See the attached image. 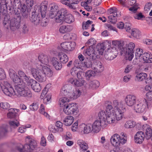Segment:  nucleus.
<instances>
[{
	"instance_id": "nucleus-63",
	"label": "nucleus",
	"mask_w": 152,
	"mask_h": 152,
	"mask_svg": "<svg viewBox=\"0 0 152 152\" xmlns=\"http://www.w3.org/2000/svg\"><path fill=\"white\" fill-rule=\"evenodd\" d=\"M152 6V4L151 3H147L145 5L144 7V10L146 11H148L150 10Z\"/></svg>"
},
{
	"instance_id": "nucleus-42",
	"label": "nucleus",
	"mask_w": 152,
	"mask_h": 152,
	"mask_svg": "<svg viewBox=\"0 0 152 152\" xmlns=\"http://www.w3.org/2000/svg\"><path fill=\"white\" fill-rule=\"evenodd\" d=\"M58 58L62 63L65 64L68 61V57L64 53H59L58 54Z\"/></svg>"
},
{
	"instance_id": "nucleus-35",
	"label": "nucleus",
	"mask_w": 152,
	"mask_h": 152,
	"mask_svg": "<svg viewBox=\"0 0 152 152\" xmlns=\"http://www.w3.org/2000/svg\"><path fill=\"white\" fill-rule=\"evenodd\" d=\"M79 2V0H69L67 6L70 9L75 10L78 7L77 4Z\"/></svg>"
},
{
	"instance_id": "nucleus-55",
	"label": "nucleus",
	"mask_w": 152,
	"mask_h": 152,
	"mask_svg": "<svg viewBox=\"0 0 152 152\" xmlns=\"http://www.w3.org/2000/svg\"><path fill=\"white\" fill-rule=\"evenodd\" d=\"M9 124L11 127L15 128L19 126V123L17 120L11 121L9 122Z\"/></svg>"
},
{
	"instance_id": "nucleus-23",
	"label": "nucleus",
	"mask_w": 152,
	"mask_h": 152,
	"mask_svg": "<svg viewBox=\"0 0 152 152\" xmlns=\"http://www.w3.org/2000/svg\"><path fill=\"white\" fill-rule=\"evenodd\" d=\"M38 58L39 62L43 65L41 64H37L36 66H48L50 68V66L48 64L49 61V58L48 56L42 54L39 56Z\"/></svg>"
},
{
	"instance_id": "nucleus-40",
	"label": "nucleus",
	"mask_w": 152,
	"mask_h": 152,
	"mask_svg": "<svg viewBox=\"0 0 152 152\" xmlns=\"http://www.w3.org/2000/svg\"><path fill=\"white\" fill-rule=\"evenodd\" d=\"M74 120V119L73 116H68L66 117L64 119V123L66 126H69L73 122Z\"/></svg>"
},
{
	"instance_id": "nucleus-17",
	"label": "nucleus",
	"mask_w": 152,
	"mask_h": 152,
	"mask_svg": "<svg viewBox=\"0 0 152 152\" xmlns=\"http://www.w3.org/2000/svg\"><path fill=\"white\" fill-rule=\"evenodd\" d=\"M74 65L77 66L78 69L83 70H85L91 66V63L90 62L86 61L82 62L78 59L75 60Z\"/></svg>"
},
{
	"instance_id": "nucleus-33",
	"label": "nucleus",
	"mask_w": 152,
	"mask_h": 152,
	"mask_svg": "<svg viewBox=\"0 0 152 152\" xmlns=\"http://www.w3.org/2000/svg\"><path fill=\"white\" fill-rule=\"evenodd\" d=\"M127 32L130 33L132 35L136 38L139 39L141 37V32L137 28H134L131 29V26L130 31Z\"/></svg>"
},
{
	"instance_id": "nucleus-43",
	"label": "nucleus",
	"mask_w": 152,
	"mask_h": 152,
	"mask_svg": "<svg viewBox=\"0 0 152 152\" xmlns=\"http://www.w3.org/2000/svg\"><path fill=\"white\" fill-rule=\"evenodd\" d=\"M96 66L94 68V70L96 73H99L102 72L104 70V67L102 63L99 61L96 62Z\"/></svg>"
},
{
	"instance_id": "nucleus-52",
	"label": "nucleus",
	"mask_w": 152,
	"mask_h": 152,
	"mask_svg": "<svg viewBox=\"0 0 152 152\" xmlns=\"http://www.w3.org/2000/svg\"><path fill=\"white\" fill-rule=\"evenodd\" d=\"M143 53V50L142 49L140 48L136 49L135 56L136 58H138V61L140 59V58L142 56Z\"/></svg>"
},
{
	"instance_id": "nucleus-56",
	"label": "nucleus",
	"mask_w": 152,
	"mask_h": 152,
	"mask_svg": "<svg viewBox=\"0 0 152 152\" xmlns=\"http://www.w3.org/2000/svg\"><path fill=\"white\" fill-rule=\"evenodd\" d=\"M0 107L3 109H7L10 107L9 104L7 102H1L0 103Z\"/></svg>"
},
{
	"instance_id": "nucleus-48",
	"label": "nucleus",
	"mask_w": 152,
	"mask_h": 152,
	"mask_svg": "<svg viewBox=\"0 0 152 152\" xmlns=\"http://www.w3.org/2000/svg\"><path fill=\"white\" fill-rule=\"evenodd\" d=\"M147 74L144 73H140L137 74L135 77V79L139 81H142L145 79L147 77Z\"/></svg>"
},
{
	"instance_id": "nucleus-15",
	"label": "nucleus",
	"mask_w": 152,
	"mask_h": 152,
	"mask_svg": "<svg viewBox=\"0 0 152 152\" xmlns=\"http://www.w3.org/2000/svg\"><path fill=\"white\" fill-rule=\"evenodd\" d=\"M117 51L115 48H107L104 53V56L106 59L108 60L113 59L117 56Z\"/></svg>"
},
{
	"instance_id": "nucleus-22",
	"label": "nucleus",
	"mask_w": 152,
	"mask_h": 152,
	"mask_svg": "<svg viewBox=\"0 0 152 152\" xmlns=\"http://www.w3.org/2000/svg\"><path fill=\"white\" fill-rule=\"evenodd\" d=\"M92 125L90 124H82L79 126V130L83 134H88L92 132Z\"/></svg>"
},
{
	"instance_id": "nucleus-58",
	"label": "nucleus",
	"mask_w": 152,
	"mask_h": 152,
	"mask_svg": "<svg viewBox=\"0 0 152 152\" xmlns=\"http://www.w3.org/2000/svg\"><path fill=\"white\" fill-rule=\"evenodd\" d=\"M56 127L58 128V129L59 130L60 132H61L63 131V129L62 128L63 124L60 121H57L56 122Z\"/></svg>"
},
{
	"instance_id": "nucleus-29",
	"label": "nucleus",
	"mask_w": 152,
	"mask_h": 152,
	"mask_svg": "<svg viewBox=\"0 0 152 152\" xmlns=\"http://www.w3.org/2000/svg\"><path fill=\"white\" fill-rule=\"evenodd\" d=\"M145 137V134L143 132L138 131L134 136L135 142L137 143L141 144L143 141Z\"/></svg>"
},
{
	"instance_id": "nucleus-36",
	"label": "nucleus",
	"mask_w": 152,
	"mask_h": 152,
	"mask_svg": "<svg viewBox=\"0 0 152 152\" xmlns=\"http://www.w3.org/2000/svg\"><path fill=\"white\" fill-rule=\"evenodd\" d=\"M47 93L46 91L43 90L40 96V98L43 99L44 102L46 103L47 102H48L50 101L51 96L50 94H47L45 96Z\"/></svg>"
},
{
	"instance_id": "nucleus-64",
	"label": "nucleus",
	"mask_w": 152,
	"mask_h": 152,
	"mask_svg": "<svg viewBox=\"0 0 152 152\" xmlns=\"http://www.w3.org/2000/svg\"><path fill=\"white\" fill-rule=\"evenodd\" d=\"M146 99L149 101L152 100V92H148L145 94Z\"/></svg>"
},
{
	"instance_id": "nucleus-11",
	"label": "nucleus",
	"mask_w": 152,
	"mask_h": 152,
	"mask_svg": "<svg viewBox=\"0 0 152 152\" xmlns=\"http://www.w3.org/2000/svg\"><path fill=\"white\" fill-rule=\"evenodd\" d=\"M8 16L5 17L4 20L3 24L5 26L7 24H10V28L13 31H15L18 29L20 27V20H18L15 18L9 20H7Z\"/></svg>"
},
{
	"instance_id": "nucleus-20",
	"label": "nucleus",
	"mask_w": 152,
	"mask_h": 152,
	"mask_svg": "<svg viewBox=\"0 0 152 152\" xmlns=\"http://www.w3.org/2000/svg\"><path fill=\"white\" fill-rule=\"evenodd\" d=\"M76 45L75 42H65L61 43V47L62 50L64 51H71L73 50Z\"/></svg>"
},
{
	"instance_id": "nucleus-38",
	"label": "nucleus",
	"mask_w": 152,
	"mask_h": 152,
	"mask_svg": "<svg viewBox=\"0 0 152 152\" xmlns=\"http://www.w3.org/2000/svg\"><path fill=\"white\" fill-rule=\"evenodd\" d=\"M66 97H64L60 98L59 101V104L61 107H64L67 106L68 103L69 102L70 99L66 96Z\"/></svg>"
},
{
	"instance_id": "nucleus-1",
	"label": "nucleus",
	"mask_w": 152,
	"mask_h": 152,
	"mask_svg": "<svg viewBox=\"0 0 152 152\" xmlns=\"http://www.w3.org/2000/svg\"><path fill=\"white\" fill-rule=\"evenodd\" d=\"M125 109L122 102L114 100L113 103L108 102L106 104V113L104 111L101 110L98 114V117L102 121L103 126L106 127L108 124H115L116 120L117 121L121 120Z\"/></svg>"
},
{
	"instance_id": "nucleus-62",
	"label": "nucleus",
	"mask_w": 152,
	"mask_h": 152,
	"mask_svg": "<svg viewBox=\"0 0 152 152\" xmlns=\"http://www.w3.org/2000/svg\"><path fill=\"white\" fill-rule=\"evenodd\" d=\"M42 18V19L41 22V25L43 26H45L48 24V20L47 18H45V17L44 18Z\"/></svg>"
},
{
	"instance_id": "nucleus-9",
	"label": "nucleus",
	"mask_w": 152,
	"mask_h": 152,
	"mask_svg": "<svg viewBox=\"0 0 152 152\" xmlns=\"http://www.w3.org/2000/svg\"><path fill=\"white\" fill-rule=\"evenodd\" d=\"M65 15L64 10H61L57 11L55 7H51L49 16L51 18H54L56 22L61 23L62 21L64 19Z\"/></svg>"
},
{
	"instance_id": "nucleus-37",
	"label": "nucleus",
	"mask_w": 152,
	"mask_h": 152,
	"mask_svg": "<svg viewBox=\"0 0 152 152\" xmlns=\"http://www.w3.org/2000/svg\"><path fill=\"white\" fill-rule=\"evenodd\" d=\"M64 20L65 22L68 24H71L74 22L75 18L71 14H68L65 15Z\"/></svg>"
},
{
	"instance_id": "nucleus-4",
	"label": "nucleus",
	"mask_w": 152,
	"mask_h": 152,
	"mask_svg": "<svg viewBox=\"0 0 152 152\" xmlns=\"http://www.w3.org/2000/svg\"><path fill=\"white\" fill-rule=\"evenodd\" d=\"M19 77L23 79L27 86L31 87L32 90L35 92H39L41 90L40 84L35 80L30 78L29 77L27 76L22 71L20 70L18 72Z\"/></svg>"
},
{
	"instance_id": "nucleus-27",
	"label": "nucleus",
	"mask_w": 152,
	"mask_h": 152,
	"mask_svg": "<svg viewBox=\"0 0 152 152\" xmlns=\"http://www.w3.org/2000/svg\"><path fill=\"white\" fill-rule=\"evenodd\" d=\"M142 129L145 132L146 138L147 140L149 139L152 136V130L151 126L145 124L142 126Z\"/></svg>"
},
{
	"instance_id": "nucleus-8",
	"label": "nucleus",
	"mask_w": 152,
	"mask_h": 152,
	"mask_svg": "<svg viewBox=\"0 0 152 152\" xmlns=\"http://www.w3.org/2000/svg\"><path fill=\"white\" fill-rule=\"evenodd\" d=\"M135 47L134 43L132 42H130L127 45L126 47L122 48L121 53L122 55H124L126 59L131 61L134 56V49Z\"/></svg>"
},
{
	"instance_id": "nucleus-2",
	"label": "nucleus",
	"mask_w": 152,
	"mask_h": 152,
	"mask_svg": "<svg viewBox=\"0 0 152 152\" xmlns=\"http://www.w3.org/2000/svg\"><path fill=\"white\" fill-rule=\"evenodd\" d=\"M9 73L11 79L16 85L15 86V95L18 97L31 98L32 96L30 90L26 86L23 79H22L16 74L12 69H10Z\"/></svg>"
},
{
	"instance_id": "nucleus-30",
	"label": "nucleus",
	"mask_w": 152,
	"mask_h": 152,
	"mask_svg": "<svg viewBox=\"0 0 152 152\" xmlns=\"http://www.w3.org/2000/svg\"><path fill=\"white\" fill-rule=\"evenodd\" d=\"M72 30V26L69 25H62L59 28V31L61 34H64L70 32Z\"/></svg>"
},
{
	"instance_id": "nucleus-5",
	"label": "nucleus",
	"mask_w": 152,
	"mask_h": 152,
	"mask_svg": "<svg viewBox=\"0 0 152 152\" xmlns=\"http://www.w3.org/2000/svg\"><path fill=\"white\" fill-rule=\"evenodd\" d=\"M151 102H147L145 99H138L133 109L137 113H141L146 111L147 109H151Z\"/></svg>"
},
{
	"instance_id": "nucleus-49",
	"label": "nucleus",
	"mask_w": 152,
	"mask_h": 152,
	"mask_svg": "<svg viewBox=\"0 0 152 152\" xmlns=\"http://www.w3.org/2000/svg\"><path fill=\"white\" fill-rule=\"evenodd\" d=\"M96 73L94 71L88 70L85 72V77L87 80H89L91 78L94 76Z\"/></svg>"
},
{
	"instance_id": "nucleus-54",
	"label": "nucleus",
	"mask_w": 152,
	"mask_h": 152,
	"mask_svg": "<svg viewBox=\"0 0 152 152\" xmlns=\"http://www.w3.org/2000/svg\"><path fill=\"white\" fill-rule=\"evenodd\" d=\"M29 107L31 110L36 111L38 108V104L37 102H34L29 106Z\"/></svg>"
},
{
	"instance_id": "nucleus-21",
	"label": "nucleus",
	"mask_w": 152,
	"mask_h": 152,
	"mask_svg": "<svg viewBox=\"0 0 152 152\" xmlns=\"http://www.w3.org/2000/svg\"><path fill=\"white\" fill-rule=\"evenodd\" d=\"M99 120L95 121L92 125V132L94 133L99 132L101 129V127L104 128L106 126H103L102 121L100 119Z\"/></svg>"
},
{
	"instance_id": "nucleus-44",
	"label": "nucleus",
	"mask_w": 152,
	"mask_h": 152,
	"mask_svg": "<svg viewBox=\"0 0 152 152\" xmlns=\"http://www.w3.org/2000/svg\"><path fill=\"white\" fill-rule=\"evenodd\" d=\"M32 16L30 20L32 22H34V24L36 25L39 24L40 23V20L39 18L36 15L34 12H32Z\"/></svg>"
},
{
	"instance_id": "nucleus-26",
	"label": "nucleus",
	"mask_w": 152,
	"mask_h": 152,
	"mask_svg": "<svg viewBox=\"0 0 152 152\" xmlns=\"http://www.w3.org/2000/svg\"><path fill=\"white\" fill-rule=\"evenodd\" d=\"M139 61L142 63H152V58L151 57L150 53L148 52L143 53L140 58Z\"/></svg>"
},
{
	"instance_id": "nucleus-46",
	"label": "nucleus",
	"mask_w": 152,
	"mask_h": 152,
	"mask_svg": "<svg viewBox=\"0 0 152 152\" xmlns=\"http://www.w3.org/2000/svg\"><path fill=\"white\" fill-rule=\"evenodd\" d=\"M88 87L90 88L94 89L98 87L99 85V82L97 80H94L88 83Z\"/></svg>"
},
{
	"instance_id": "nucleus-57",
	"label": "nucleus",
	"mask_w": 152,
	"mask_h": 152,
	"mask_svg": "<svg viewBox=\"0 0 152 152\" xmlns=\"http://www.w3.org/2000/svg\"><path fill=\"white\" fill-rule=\"evenodd\" d=\"M49 129L50 132L54 133H56L58 132H60L58 128L52 125L50 126L49 127Z\"/></svg>"
},
{
	"instance_id": "nucleus-45",
	"label": "nucleus",
	"mask_w": 152,
	"mask_h": 152,
	"mask_svg": "<svg viewBox=\"0 0 152 152\" xmlns=\"http://www.w3.org/2000/svg\"><path fill=\"white\" fill-rule=\"evenodd\" d=\"M18 110L17 109H14L13 108H11L9 110V113L7 114L8 118H14L16 115V112L15 111L18 112Z\"/></svg>"
},
{
	"instance_id": "nucleus-60",
	"label": "nucleus",
	"mask_w": 152,
	"mask_h": 152,
	"mask_svg": "<svg viewBox=\"0 0 152 152\" xmlns=\"http://www.w3.org/2000/svg\"><path fill=\"white\" fill-rule=\"evenodd\" d=\"M6 77V75L4 70L0 68V80L4 79Z\"/></svg>"
},
{
	"instance_id": "nucleus-53",
	"label": "nucleus",
	"mask_w": 152,
	"mask_h": 152,
	"mask_svg": "<svg viewBox=\"0 0 152 152\" xmlns=\"http://www.w3.org/2000/svg\"><path fill=\"white\" fill-rule=\"evenodd\" d=\"M31 127V125L30 124L22 126L19 128L18 132L21 133H24L26 132V128H30Z\"/></svg>"
},
{
	"instance_id": "nucleus-28",
	"label": "nucleus",
	"mask_w": 152,
	"mask_h": 152,
	"mask_svg": "<svg viewBox=\"0 0 152 152\" xmlns=\"http://www.w3.org/2000/svg\"><path fill=\"white\" fill-rule=\"evenodd\" d=\"M96 53H95V50L92 47H89L84 51L85 55L89 56L93 59H95L97 57V55Z\"/></svg>"
},
{
	"instance_id": "nucleus-61",
	"label": "nucleus",
	"mask_w": 152,
	"mask_h": 152,
	"mask_svg": "<svg viewBox=\"0 0 152 152\" xmlns=\"http://www.w3.org/2000/svg\"><path fill=\"white\" fill-rule=\"evenodd\" d=\"M112 42V45L116 47H119L121 44V41L117 40H113Z\"/></svg>"
},
{
	"instance_id": "nucleus-50",
	"label": "nucleus",
	"mask_w": 152,
	"mask_h": 152,
	"mask_svg": "<svg viewBox=\"0 0 152 152\" xmlns=\"http://www.w3.org/2000/svg\"><path fill=\"white\" fill-rule=\"evenodd\" d=\"M40 113L44 115L47 118L50 119V115L48 113L45 111V108L44 105L43 104H41L40 105L39 109Z\"/></svg>"
},
{
	"instance_id": "nucleus-32",
	"label": "nucleus",
	"mask_w": 152,
	"mask_h": 152,
	"mask_svg": "<svg viewBox=\"0 0 152 152\" xmlns=\"http://www.w3.org/2000/svg\"><path fill=\"white\" fill-rule=\"evenodd\" d=\"M92 21L88 20L86 22H83L82 25V28L83 29H88L90 28H91V31H93L95 29L94 26V25L92 24Z\"/></svg>"
},
{
	"instance_id": "nucleus-47",
	"label": "nucleus",
	"mask_w": 152,
	"mask_h": 152,
	"mask_svg": "<svg viewBox=\"0 0 152 152\" xmlns=\"http://www.w3.org/2000/svg\"><path fill=\"white\" fill-rule=\"evenodd\" d=\"M135 122L132 120L127 121L124 125V126L126 128H132L135 126Z\"/></svg>"
},
{
	"instance_id": "nucleus-24",
	"label": "nucleus",
	"mask_w": 152,
	"mask_h": 152,
	"mask_svg": "<svg viewBox=\"0 0 152 152\" xmlns=\"http://www.w3.org/2000/svg\"><path fill=\"white\" fill-rule=\"evenodd\" d=\"M77 144L80 147V152H90V151L88 150V144L83 140H78L77 141Z\"/></svg>"
},
{
	"instance_id": "nucleus-18",
	"label": "nucleus",
	"mask_w": 152,
	"mask_h": 152,
	"mask_svg": "<svg viewBox=\"0 0 152 152\" xmlns=\"http://www.w3.org/2000/svg\"><path fill=\"white\" fill-rule=\"evenodd\" d=\"M74 65L77 66L78 69L83 70H85L91 66V63L90 62L86 61L82 62L78 59L75 60Z\"/></svg>"
},
{
	"instance_id": "nucleus-41",
	"label": "nucleus",
	"mask_w": 152,
	"mask_h": 152,
	"mask_svg": "<svg viewBox=\"0 0 152 152\" xmlns=\"http://www.w3.org/2000/svg\"><path fill=\"white\" fill-rule=\"evenodd\" d=\"M128 3L130 5H133V7L129 9V10L133 12H135L138 8V5L137 4H136V1L135 0H130Z\"/></svg>"
},
{
	"instance_id": "nucleus-59",
	"label": "nucleus",
	"mask_w": 152,
	"mask_h": 152,
	"mask_svg": "<svg viewBox=\"0 0 152 152\" xmlns=\"http://www.w3.org/2000/svg\"><path fill=\"white\" fill-rule=\"evenodd\" d=\"M22 31L24 34L27 33L29 31V27L26 24H24L22 27Z\"/></svg>"
},
{
	"instance_id": "nucleus-16",
	"label": "nucleus",
	"mask_w": 152,
	"mask_h": 152,
	"mask_svg": "<svg viewBox=\"0 0 152 152\" xmlns=\"http://www.w3.org/2000/svg\"><path fill=\"white\" fill-rule=\"evenodd\" d=\"M117 12V9L115 8H112L107 10L108 13L110 15L108 17V20L112 23H115L117 21V17L119 16Z\"/></svg>"
},
{
	"instance_id": "nucleus-3",
	"label": "nucleus",
	"mask_w": 152,
	"mask_h": 152,
	"mask_svg": "<svg viewBox=\"0 0 152 152\" xmlns=\"http://www.w3.org/2000/svg\"><path fill=\"white\" fill-rule=\"evenodd\" d=\"M37 69L31 68V72L33 77L39 83L45 82L46 80V76L51 77L53 75V72L48 66H41L36 65Z\"/></svg>"
},
{
	"instance_id": "nucleus-39",
	"label": "nucleus",
	"mask_w": 152,
	"mask_h": 152,
	"mask_svg": "<svg viewBox=\"0 0 152 152\" xmlns=\"http://www.w3.org/2000/svg\"><path fill=\"white\" fill-rule=\"evenodd\" d=\"M74 66V67H73L71 70V75L73 77L77 76V77L79 79L81 78V76L78 68L76 66Z\"/></svg>"
},
{
	"instance_id": "nucleus-31",
	"label": "nucleus",
	"mask_w": 152,
	"mask_h": 152,
	"mask_svg": "<svg viewBox=\"0 0 152 152\" xmlns=\"http://www.w3.org/2000/svg\"><path fill=\"white\" fill-rule=\"evenodd\" d=\"M131 26V24L129 23L124 24L123 22H120L117 24V26L118 28L123 29L124 28L127 32L130 31Z\"/></svg>"
},
{
	"instance_id": "nucleus-19",
	"label": "nucleus",
	"mask_w": 152,
	"mask_h": 152,
	"mask_svg": "<svg viewBox=\"0 0 152 152\" xmlns=\"http://www.w3.org/2000/svg\"><path fill=\"white\" fill-rule=\"evenodd\" d=\"M138 99L136 96L133 95H128L124 99L126 104L129 107L133 108L137 103Z\"/></svg>"
},
{
	"instance_id": "nucleus-14",
	"label": "nucleus",
	"mask_w": 152,
	"mask_h": 152,
	"mask_svg": "<svg viewBox=\"0 0 152 152\" xmlns=\"http://www.w3.org/2000/svg\"><path fill=\"white\" fill-rule=\"evenodd\" d=\"M27 6L23 5L20 11L23 17L24 18H28L31 11V8L33 6V0H26Z\"/></svg>"
},
{
	"instance_id": "nucleus-7",
	"label": "nucleus",
	"mask_w": 152,
	"mask_h": 152,
	"mask_svg": "<svg viewBox=\"0 0 152 152\" xmlns=\"http://www.w3.org/2000/svg\"><path fill=\"white\" fill-rule=\"evenodd\" d=\"M26 141L28 143L23 146L20 145L18 147V149L20 152H24V151L27 152H32L37 145L36 142L34 140L28 136L26 138Z\"/></svg>"
},
{
	"instance_id": "nucleus-25",
	"label": "nucleus",
	"mask_w": 152,
	"mask_h": 152,
	"mask_svg": "<svg viewBox=\"0 0 152 152\" xmlns=\"http://www.w3.org/2000/svg\"><path fill=\"white\" fill-rule=\"evenodd\" d=\"M47 4L44 3H42L39 5L37 7V11L40 12L42 18H45L46 15L47 10Z\"/></svg>"
},
{
	"instance_id": "nucleus-12",
	"label": "nucleus",
	"mask_w": 152,
	"mask_h": 152,
	"mask_svg": "<svg viewBox=\"0 0 152 152\" xmlns=\"http://www.w3.org/2000/svg\"><path fill=\"white\" fill-rule=\"evenodd\" d=\"M1 88L4 94L7 96L11 97L15 94L13 87L7 82H4L1 86Z\"/></svg>"
},
{
	"instance_id": "nucleus-51",
	"label": "nucleus",
	"mask_w": 152,
	"mask_h": 152,
	"mask_svg": "<svg viewBox=\"0 0 152 152\" xmlns=\"http://www.w3.org/2000/svg\"><path fill=\"white\" fill-rule=\"evenodd\" d=\"M96 41L93 38H91L89 39L86 43V45L88 46L89 47H92L93 48V45L96 43Z\"/></svg>"
},
{
	"instance_id": "nucleus-13",
	"label": "nucleus",
	"mask_w": 152,
	"mask_h": 152,
	"mask_svg": "<svg viewBox=\"0 0 152 152\" xmlns=\"http://www.w3.org/2000/svg\"><path fill=\"white\" fill-rule=\"evenodd\" d=\"M110 142L112 145L114 147L118 146L121 144H124L126 142L125 138H121L120 135L117 134L113 135L110 139Z\"/></svg>"
},
{
	"instance_id": "nucleus-34",
	"label": "nucleus",
	"mask_w": 152,
	"mask_h": 152,
	"mask_svg": "<svg viewBox=\"0 0 152 152\" xmlns=\"http://www.w3.org/2000/svg\"><path fill=\"white\" fill-rule=\"evenodd\" d=\"M51 62L52 65L56 70H60L62 67V65L58 60V59L55 58H52Z\"/></svg>"
},
{
	"instance_id": "nucleus-6",
	"label": "nucleus",
	"mask_w": 152,
	"mask_h": 152,
	"mask_svg": "<svg viewBox=\"0 0 152 152\" xmlns=\"http://www.w3.org/2000/svg\"><path fill=\"white\" fill-rule=\"evenodd\" d=\"M69 89H65L64 87L62 88L61 92L62 95L66 96L71 100H74L79 97L81 94V92L78 89H75L72 90L71 86L69 85L66 86Z\"/></svg>"
},
{
	"instance_id": "nucleus-10",
	"label": "nucleus",
	"mask_w": 152,
	"mask_h": 152,
	"mask_svg": "<svg viewBox=\"0 0 152 152\" xmlns=\"http://www.w3.org/2000/svg\"><path fill=\"white\" fill-rule=\"evenodd\" d=\"M64 112L67 115H76L78 114L79 110L75 103H71L67 104L64 108Z\"/></svg>"
}]
</instances>
